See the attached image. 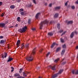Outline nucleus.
<instances>
[{
    "label": "nucleus",
    "instance_id": "1",
    "mask_svg": "<svg viewBox=\"0 0 78 78\" xmlns=\"http://www.w3.org/2000/svg\"><path fill=\"white\" fill-rule=\"evenodd\" d=\"M36 49V48H34L33 50L32 51L31 54L30 56V61H33V59H34V58H33V55H35Z\"/></svg>",
    "mask_w": 78,
    "mask_h": 78
},
{
    "label": "nucleus",
    "instance_id": "2",
    "mask_svg": "<svg viewBox=\"0 0 78 78\" xmlns=\"http://www.w3.org/2000/svg\"><path fill=\"white\" fill-rule=\"evenodd\" d=\"M48 21L47 20H45L43 22H41L40 24V29L42 30L43 27V24H48Z\"/></svg>",
    "mask_w": 78,
    "mask_h": 78
},
{
    "label": "nucleus",
    "instance_id": "3",
    "mask_svg": "<svg viewBox=\"0 0 78 78\" xmlns=\"http://www.w3.org/2000/svg\"><path fill=\"white\" fill-rule=\"evenodd\" d=\"M27 29V26H24V27H23L22 28V29H19V32H20V33H25Z\"/></svg>",
    "mask_w": 78,
    "mask_h": 78
},
{
    "label": "nucleus",
    "instance_id": "4",
    "mask_svg": "<svg viewBox=\"0 0 78 78\" xmlns=\"http://www.w3.org/2000/svg\"><path fill=\"white\" fill-rule=\"evenodd\" d=\"M5 24L4 23H0V27H2V28H4L5 29L6 28V27H5Z\"/></svg>",
    "mask_w": 78,
    "mask_h": 78
},
{
    "label": "nucleus",
    "instance_id": "5",
    "mask_svg": "<svg viewBox=\"0 0 78 78\" xmlns=\"http://www.w3.org/2000/svg\"><path fill=\"white\" fill-rule=\"evenodd\" d=\"M14 76L16 77V76L18 77L16 78H24V77L20 76V74L19 73H16L14 74Z\"/></svg>",
    "mask_w": 78,
    "mask_h": 78
},
{
    "label": "nucleus",
    "instance_id": "6",
    "mask_svg": "<svg viewBox=\"0 0 78 78\" xmlns=\"http://www.w3.org/2000/svg\"><path fill=\"white\" fill-rule=\"evenodd\" d=\"M8 59V60H7V62H11V61L13 60V58H12L10 57V56H9Z\"/></svg>",
    "mask_w": 78,
    "mask_h": 78
},
{
    "label": "nucleus",
    "instance_id": "7",
    "mask_svg": "<svg viewBox=\"0 0 78 78\" xmlns=\"http://www.w3.org/2000/svg\"><path fill=\"white\" fill-rule=\"evenodd\" d=\"M73 22V21H70L68 22L67 20H66V23H67L68 24H72Z\"/></svg>",
    "mask_w": 78,
    "mask_h": 78
},
{
    "label": "nucleus",
    "instance_id": "8",
    "mask_svg": "<svg viewBox=\"0 0 78 78\" xmlns=\"http://www.w3.org/2000/svg\"><path fill=\"white\" fill-rule=\"evenodd\" d=\"M58 75H59V74L58 73L55 74L53 76L52 78H56V77H57V76H58Z\"/></svg>",
    "mask_w": 78,
    "mask_h": 78
},
{
    "label": "nucleus",
    "instance_id": "9",
    "mask_svg": "<svg viewBox=\"0 0 78 78\" xmlns=\"http://www.w3.org/2000/svg\"><path fill=\"white\" fill-rule=\"evenodd\" d=\"M50 68H51V70H56V69H55V66H50Z\"/></svg>",
    "mask_w": 78,
    "mask_h": 78
},
{
    "label": "nucleus",
    "instance_id": "10",
    "mask_svg": "<svg viewBox=\"0 0 78 78\" xmlns=\"http://www.w3.org/2000/svg\"><path fill=\"white\" fill-rule=\"evenodd\" d=\"M26 60L27 61L30 62V56H27L26 57Z\"/></svg>",
    "mask_w": 78,
    "mask_h": 78
},
{
    "label": "nucleus",
    "instance_id": "11",
    "mask_svg": "<svg viewBox=\"0 0 78 78\" xmlns=\"http://www.w3.org/2000/svg\"><path fill=\"white\" fill-rule=\"evenodd\" d=\"M63 69H61V70H60L58 72V75H59V74H61V73H62V72H63Z\"/></svg>",
    "mask_w": 78,
    "mask_h": 78
},
{
    "label": "nucleus",
    "instance_id": "12",
    "mask_svg": "<svg viewBox=\"0 0 78 78\" xmlns=\"http://www.w3.org/2000/svg\"><path fill=\"white\" fill-rule=\"evenodd\" d=\"M29 45L30 44H29V43H27L26 44V47L27 48V49H28V48H29Z\"/></svg>",
    "mask_w": 78,
    "mask_h": 78
},
{
    "label": "nucleus",
    "instance_id": "13",
    "mask_svg": "<svg viewBox=\"0 0 78 78\" xmlns=\"http://www.w3.org/2000/svg\"><path fill=\"white\" fill-rule=\"evenodd\" d=\"M70 36V37H71V38H73V36H74V32H73L71 33Z\"/></svg>",
    "mask_w": 78,
    "mask_h": 78
},
{
    "label": "nucleus",
    "instance_id": "14",
    "mask_svg": "<svg viewBox=\"0 0 78 78\" xmlns=\"http://www.w3.org/2000/svg\"><path fill=\"white\" fill-rule=\"evenodd\" d=\"M24 47H25V44L24 43H23L21 45V48L22 50V49H23Z\"/></svg>",
    "mask_w": 78,
    "mask_h": 78
},
{
    "label": "nucleus",
    "instance_id": "15",
    "mask_svg": "<svg viewBox=\"0 0 78 78\" xmlns=\"http://www.w3.org/2000/svg\"><path fill=\"white\" fill-rule=\"evenodd\" d=\"M40 13H37L36 15V18L37 19H38V17H39V16L40 15Z\"/></svg>",
    "mask_w": 78,
    "mask_h": 78
},
{
    "label": "nucleus",
    "instance_id": "16",
    "mask_svg": "<svg viewBox=\"0 0 78 78\" xmlns=\"http://www.w3.org/2000/svg\"><path fill=\"white\" fill-rule=\"evenodd\" d=\"M20 40H18L16 43V44L17 45H20Z\"/></svg>",
    "mask_w": 78,
    "mask_h": 78
},
{
    "label": "nucleus",
    "instance_id": "17",
    "mask_svg": "<svg viewBox=\"0 0 78 78\" xmlns=\"http://www.w3.org/2000/svg\"><path fill=\"white\" fill-rule=\"evenodd\" d=\"M66 51V50L65 49H63V50H62L61 53V54L62 55H64V53H65V51Z\"/></svg>",
    "mask_w": 78,
    "mask_h": 78
},
{
    "label": "nucleus",
    "instance_id": "18",
    "mask_svg": "<svg viewBox=\"0 0 78 78\" xmlns=\"http://www.w3.org/2000/svg\"><path fill=\"white\" fill-rule=\"evenodd\" d=\"M4 42L5 41H4L3 40H1L0 41V43L1 44H4Z\"/></svg>",
    "mask_w": 78,
    "mask_h": 78
},
{
    "label": "nucleus",
    "instance_id": "19",
    "mask_svg": "<svg viewBox=\"0 0 78 78\" xmlns=\"http://www.w3.org/2000/svg\"><path fill=\"white\" fill-rule=\"evenodd\" d=\"M17 20L19 22H20V18L19 17H18L17 18Z\"/></svg>",
    "mask_w": 78,
    "mask_h": 78
},
{
    "label": "nucleus",
    "instance_id": "20",
    "mask_svg": "<svg viewBox=\"0 0 78 78\" xmlns=\"http://www.w3.org/2000/svg\"><path fill=\"white\" fill-rule=\"evenodd\" d=\"M53 33H51V32H49V33H48V36H53Z\"/></svg>",
    "mask_w": 78,
    "mask_h": 78
},
{
    "label": "nucleus",
    "instance_id": "21",
    "mask_svg": "<svg viewBox=\"0 0 78 78\" xmlns=\"http://www.w3.org/2000/svg\"><path fill=\"white\" fill-rule=\"evenodd\" d=\"M55 45V43H54L52 44L51 45V48H52L53 47H54Z\"/></svg>",
    "mask_w": 78,
    "mask_h": 78
},
{
    "label": "nucleus",
    "instance_id": "22",
    "mask_svg": "<svg viewBox=\"0 0 78 78\" xmlns=\"http://www.w3.org/2000/svg\"><path fill=\"white\" fill-rule=\"evenodd\" d=\"M57 28L58 29H60L61 27L60 26V24L58 23L57 24Z\"/></svg>",
    "mask_w": 78,
    "mask_h": 78
},
{
    "label": "nucleus",
    "instance_id": "23",
    "mask_svg": "<svg viewBox=\"0 0 78 78\" xmlns=\"http://www.w3.org/2000/svg\"><path fill=\"white\" fill-rule=\"evenodd\" d=\"M15 8V6H14V5H11L10 6V8H11V9H14Z\"/></svg>",
    "mask_w": 78,
    "mask_h": 78
},
{
    "label": "nucleus",
    "instance_id": "24",
    "mask_svg": "<svg viewBox=\"0 0 78 78\" xmlns=\"http://www.w3.org/2000/svg\"><path fill=\"white\" fill-rule=\"evenodd\" d=\"M58 16H59V14L58 13H56L54 16V17H58Z\"/></svg>",
    "mask_w": 78,
    "mask_h": 78
},
{
    "label": "nucleus",
    "instance_id": "25",
    "mask_svg": "<svg viewBox=\"0 0 78 78\" xmlns=\"http://www.w3.org/2000/svg\"><path fill=\"white\" fill-rule=\"evenodd\" d=\"M61 8V7H57L55 8V10H57V9H59L60 8Z\"/></svg>",
    "mask_w": 78,
    "mask_h": 78
},
{
    "label": "nucleus",
    "instance_id": "26",
    "mask_svg": "<svg viewBox=\"0 0 78 78\" xmlns=\"http://www.w3.org/2000/svg\"><path fill=\"white\" fill-rule=\"evenodd\" d=\"M61 49V48H58L56 50V51L58 52L59 51V50Z\"/></svg>",
    "mask_w": 78,
    "mask_h": 78
},
{
    "label": "nucleus",
    "instance_id": "27",
    "mask_svg": "<svg viewBox=\"0 0 78 78\" xmlns=\"http://www.w3.org/2000/svg\"><path fill=\"white\" fill-rule=\"evenodd\" d=\"M11 69H12V70H11V72H14V68L12 66L11 67Z\"/></svg>",
    "mask_w": 78,
    "mask_h": 78
},
{
    "label": "nucleus",
    "instance_id": "28",
    "mask_svg": "<svg viewBox=\"0 0 78 78\" xmlns=\"http://www.w3.org/2000/svg\"><path fill=\"white\" fill-rule=\"evenodd\" d=\"M60 40L61 42L62 43H63L64 42V40L62 39V38H60Z\"/></svg>",
    "mask_w": 78,
    "mask_h": 78
},
{
    "label": "nucleus",
    "instance_id": "29",
    "mask_svg": "<svg viewBox=\"0 0 78 78\" xmlns=\"http://www.w3.org/2000/svg\"><path fill=\"white\" fill-rule=\"evenodd\" d=\"M62 47L63 48H66V44H64L63 45Z\"/></svg>",
    "mask_w": 78,
    "mask_h": 78
},
{
    "label": "nucleus",
    "instance_id": "30",
    "mask_svg": "<svg viewBox=\"0 0 78 78\" xmlns=\"http://www.w3.org/2000/svg\"><path fill=\"white\" fill-rule=\"evenodd\" d=\"M7 55H8L7 53H4V56H5L4 58H6V56H7Z\"/></svg>",
    "mask_w": 78,
    "mask_h": 78
},
{
    "label": "nucleus",
    "instance_id": "31",
    "mask_svg": "<svg viewBox=\"0 0 78 78\" xmlns=\"http://www.w3.org/2000/svg\"><path fill=\"white\" fill-rule=\"evenodd\" d=\"M59 58H58L57 59H56L55 60V62H58V61H59Z\"/></svg>",
    "mask_w": 78,
    "mask_h": 78
},
{
    "label": "nucleus",
    "instance_id": "32",
    "mask_svg": "<svg viewBox=\"0 0 78 78\" xmlns=\"http://www.w3.org/2000/svg\"><path fill=\"white\" fill-rule=\"evenodd\" d=\"M23 76H25V77H26V76H27V75H26V73H25L24 72L23 73Z\"/></svg>",
    "mask_w": 78,
    "mask_h": 78
},
{
    "label": "nucleus",
    "instance_id": "33",
    "mask_svg": "<svg viewBox=\"0 0 78 78\" xmlns=\"http://www.w3.org/2000/svg\"><path fill=\"white\" fill-rule=\"evenodd\" d=\"M20 12H22V11H23V9H21L19 10Z\"/></svg>",
    "mask_w": 78,
    "mask_h": 78
},
{
    "label": "nucleus",
    "instance_id": "34",
    "mask_svg": "<svg viewBox=\"0 0 78 78\" xmlns=\"http://www.w3.org/2000/svg\"><path fill=\"white\" fill-rule=\"evenodd\" d=\"M9 21L8 20H7L6 21H5V25H6V24H7V23H8L9 22Z\"/></svg>",
    "mask_w": 78,
    "mask_h": 78
},
{
    "label": "nucleus",
    "instance_id": "35",
    "mask_svg": "<svg viewBox=\"0 0 78 78\" xmlns=\"http://www.w3.org/2000/svg\"><path fill=\"white\" fill-rule=\"evenodd\" d=\"M66 31H65L61 35V36H62V35H63L64 34H66Z\"/></svg>",
    "mask_w": 78,
    "mask_h": 78
},
{
    "label": "nucleus",
    "instance_id": "36",
    "mask_svg": "<svg viewBox=\"0 0 78 78\" xmlns=\"http://www.w3.org/2000/svg\"><path fill=\"white\" fill-rule=\"evenodd\" d=\"M72 72L73 75L75 74V70H72Z\"/></svg>",
    "mask_w": 78,
    "mask_h": 78
},
{
    "label": "nucleus",
    "instance_id": "37",
    "mask_svg": "<svg viewBox=\"0 0 78 78\" xmlns=\"http://www.w3.org/2000/svg\"><path fill=\"white\" fill-rule=\"evenodd\" d=\"M20 14L21 15V16L23 15V14H24V12H22L20 13Z\"/></svg>",
    "mask_w": 78,
    "mask_h": 78
},
{
    "label": "nucleus",
    "instance_id": "38",
    "mask_svg": "<svg viewBox=\"0 0 78 78\" xmlns=\"http://www.w3.org/2000/svg\"><path fill=\"white\" fill-rule=\"evenodd\" d=\"M68 2H69V1H67L65 4V6H67V4H68Z\"/></svg>",
    "mask_w": 78,
    "mask_h": 78
},
{
    "label": "nucleus",
    "instance_id": "39",
    "mask_svg": "<svg viewBox=\"0 0 78 78\" xmlns=\"http://www.w3.org/2000/svg\"><path fill=\"white\" fill-rule=\"evenodd\" d=\"M34 3L35 4H36V0H32Z\"/></svg>",
    "mask_w": 78,
    "mask_h": 78
},
{
    "label": "nucleus",
    "instance_id": "40",
    "mask_svg": "<svg viewBox=\"0 0 78 78\" xmlns=\"http://www.w3.org/2000/svg\"><path fill=\"white\" fill-rule=\"evenodd\" d=\"M32 31H36V28H32Z\"/></svg>",
    "mask_w": 78,
    "mask_h": 78
},
{
    "label": "nucleus",
    "instance_id": "41",
    "mask_svg": "<svg viewBox=\"0 0 78 78\" xmlns=\"http://www.w3.org/2000/svg\"><path fill=\"white\" fill-rule=\"evenodd\" d=\"M4 13H2L1 15V17H3V16H4Z\"/></svg>",
    "mask_w": 78,
    "mask_h": 78
},
{
    "label": "nucleus",
    "instance_id": "42",
    "mask_svg": "<svg viewBox=\"0 0 78 78\" xmlns=\"http://www.w3.org/2000/svg\"><path fill=\"white\" fill-rule=\"evenodd\" d=\"M76 75H78V70H77L75 73Z\"/></svg>",
    "mask_w": 78,
    "mask_h": 78
},
{
    "label": "nucleus",
    "instance_id": "43",
    "mask_svg": "<svg viewBox=\"0 0 78 78\" xmlns=\"http://www.w3.org/2000/svg\"><path fill=\"white\" fill-rule=\"evenodd\" d=\"M50 52H48L47 54L46 55V57H48V55H49L50 54Z\"/></svg>",
    "mask_w": 78,
    "mask_h": 78
},
{
    "label": "nucleus",
    "instance_id": "44",
    "mask_svg": "<svg viewBox=\"0 0 78 78\" xmlns=\"http://www.w3.org/2000/svg\"><path fill=\"white\" fill-rule=\"evenodd\" d=\"M52 6V4H50L49 5V7H51Z\"/></svg>",
    "mask_w": 78,
    "mask_h": 78
},
{
    "label": "nucleus",
    "instance_id": "45",
    "mask_svg": "<svg viewBox=\"0 0 78 78\" xmlns=\"http://www.w3.org/2000/svg\"><path fill=\"white\" fill-rule=\"evenodd\" d=\"M75 8V7L74 6H72V7H71V8L72 9H74Z\"/></svg>",
    "mask_w": 78,
    "mask_h": 78
},
{
    "label": "nucleus",
    "instance_id": "46",
    "mask_svg": "<svg viewBox=\"0 0 78 78\" xmlns=\"http://www.w3.org/2000/svg\"><path fill=\"white\" fill-rule=\"evenodd\" d=\"M66 62H64L62 63V65H64V64H66Z\"/></svg>",
    "mask_w": 78,
    "mask_h": 78
},
{
    "label": "nucleus",
    "instance_id": "47",
    "mask_svg": "<svg viewBox=\"0 0 78 78\" xmlns=\"http://www.w3.org/2000/svg\"><path fill=\"white\" fill-rule=\"evenodd\" d=\"M2 4H3V2H0V6H1L2 5Z\"/></svg>",
    "mask_w": 78,
    "mask_h": 78
},
{
    "label": "nucleus",
    "instance_id": "48",
    "mask_svg": "<svg viewBox=\"0 0 78 78\" xmlns=\"http://www.w3.org/2000/svg\"><path fill=\"white\" fill-rule=\"evenodd\" d=\"M3 36H0V39H3Z\"/></svg>",
    "mask_w": 78,
    "mask_h": 78
},
{
    "label": "nucleus",
    "instance_id": "49",
    "mask_svg": "<svg viewBox=\"0 0 78 78\" xmlns=\"http://www.w3.org/2000/svg\"><path fill=\"white\" fill-rule=\"evenodd\" d=\"M26 7H27V8H30V5H26Z\"/></svg>",
    "mask_w": 78,
    "mask_h": 78
},
{
    "label": "nucleus",
    "instance_id": "50",
    "mask_svg": "<svg viewBox=\"0 0 78 78\" xmlns=\"http://www.w3.org/2000/svg\"><path fill=\"white\" fill-rule=\"evenodd\" d=\"M63 32V30H61L59 31V33H62V32Z\"/></svg>",
    "mask_w": 78,
    "mask_h": 78
},
{
    "label": "nucleus",
    "instance_id": "51",
    "mask_svg": "<svg viewBox=\"0 0 78 78\" xmlns=\"http://www.w3.org/2000/svg\"><path fill=\"white\" fill-rule=\"evenodd\" d=\"M2 58H3V59H4V55L2 54Z\"/></svg>",
    "mask_w": 78,
    "mask_h": 78
},
{
    "label": "nucleus",
    "instance_id": "52",
    "mask_svg": "<svg viewBox=\"0 0 78 78\" xmlns=\"http://www.w3.org/2000/svg\"><path fill=\"white\" fill-rule=\"evenodd\" d=\"M42 50H43L42 49H41V50L39 51L40 52V53H42Z\"/></svg>",
    "mask_w": 78,
    "mask_h": 78
},
{
    "label": "nucleus",
    "instance_id": "53",
    "mask_svg": "<svg viewBox=\"0 0 78 78\" xmlns=\"http://www.w3.org/2000/svg\"><path fill=\"white\" fill-rule=\"evenodd\" d=\"M74 33L75 34H78V32H76V31H75Z\"/></svg>",
    "mask_w": 78,
    "mask_h": 78
},
{
    "label": "nucleus",
    "instance_id": "54",
    "mask_svg": "<svg viewBox=\"0 0 78 78\" xmlns=\"http://www.w3.org/2000/svg\"><path fill=\"white\" fill-rule=\"evenodd\" d=\"M20 2V0H17V2L18 3H19V2Z\"/></svg>",
    "mask_w": 78,
    "mask_h": 78
},
{
    "label": "nucleus",
    "instance_id": "55",
    "mask_svg": "<svg viewBox=\"0 0 78 78\" xmlns=\"http://www.w3.org/2000/svg\"><path fill=\"white\" fill-rule=\"evenodd\" d=\"M53 23V21H51L50 22V24H51V23Z\"/></svg>",
    "mask_w": 78,
    "mask_h": 78
},
{
    "label": "nucleus",
    "instance_id": "56",
    "mask_svg": "<svg viewBox=\"0 0 78 78\" xmlns=\"http://www.w3.org/2000/svg\"><path fill=\"white\" fill-rule=\"evenodd\" d=\"M76 4H78V0L76 2Z\"/></svg>",
    "mask_w": 78,
    "mask_h": 78
},
{
    "label": "nucleus",
    "instance_id": "57",
    "mask_svg": "<svg viewBox=\"0 0 78 78\" xmlns=\"http://www.w3.org/2000/svg\"><path fill=\"white\" fill-rule=\"evenodd\" d=\"M45 6H47V3H46L44 4Z\"/></svg>",
    "mask_w": 78,
    "mask_h": 78
},
{
    "label": "nucleus",
    "instance_id": "58",
    "mask_svg": "<svg viewBox=\"0 0 78 78\" xmlns=\"http://www.w3.org/2000/svg\"><path fill=\"white\" fill-rule=\"evenodd\" d=\"M65 39L66 40V41H67V37H65Z\"/></svg>",
    "mask_w": 78,
    "mask_h": 78
},
{
    "label": "nucleus",
    "instance_id": "59",
    "mask_svg": "<svg viewBox=\"0 0 78 78\" xmlns=\"http://www.w3.org/2000/svg\"><path fill=\"white\" fill-rule=\"evenodd\" d=\"M40 67H37V69H40Z\"/></svg>",
    "mask_w": 78,
    "mask_h": 78
},
{
    "label": "nucleus",
    "instance_id": "60",
    "mask_svg": "<svg viewBox=\"0 0 78 78\" xmlns=\"http://www.w3.org/2000/svg\"><path fill=\"white\" fill-rule=\"evenodd\" d=\"M16 45H17V47H19L20 44H16Z\"/></svg>",
    "mask_w": 78,
    "mask_h": 78
},
{
    "label": "nucleus",
    "instance_id": "61",
    "mask_svg": "<svg viewBox=\"0 0 78 78\" xmlns=\"http://www.w3.org/2000/svg\"><path fill=\"white\" fill-rule=\"evenodd\" d=\"M22 70H23V69H22V68L20 69V71H22Z\"/></svg>",
    "mask_w": 78,
    "mask_h": 78
},
{
    "label": "nucleus",
    "instance_id": "62",
    "mask_svg": "<svg viewBox=\"0 0 78 78\" xmlns=\"http://www.w3.org/2000/svg\"><path fill=\"white\" fill-rule=\"evenodd\" d=\"M76 49H78V46H77L76 47Z\"/></svg>",
    "mask_w": 78,
    "mask_h": 78
},
{
    "label": "nucleus",
    "instance_id": "63",
    "mask_svg": "<svg viewBox=\"0 0 78 78\" xmlns=\"http://www.w3.org/2000/svg\"><path fill=\"white\" fill-rule=\"evenodd\" d=\"M17 24H16L15 25V27H17Z\"/></svg>",
    "mask_w": 78,
    "mask_h": 78
},
{
    "label": "nucleus",
    "instance_id": "64",
    "mask_svg": "<svg viewBox=\"0 0 78 78\" xmlns=\"http://www.w3.org/2000/svg\"><path fill=\"white\" fill-rule=\"evenodd\" d=\"M39 78H42V77H41V76H39Z\"/></svg>",
    "mask_w": 78,
    "mask_h": 78
}]
</instances>
